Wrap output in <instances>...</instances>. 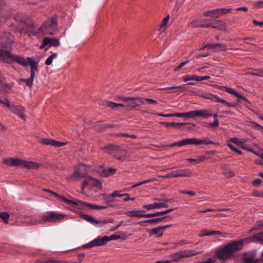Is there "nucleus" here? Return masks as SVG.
<instances>
[{"label":"nucleus","mask_w":263,"mask_h":263,"mask_svg":"<svg viewBox=\"0 0 263 263\" xmlns=\"http://www.w3.org/2000/svg\"><path fill=\"white\" fill-rule=\"evenodd\" d=\"M0 61L7 64H12L15 62L24 67L30 65V77L28 79L20 78L19 81L20 82H25L26 85L30 88H32L35 72L39 71L37 62L31 57H27V59H25L22 57L13 54L8 50L5 43H0Z\"/></svg>","instance_id":"nucleus-1"},{"label":"nucleus","mask_w":263,"mask_h":263,"mask_svg":"<svg viewBox=\"0 0 263 263\" xmlns=\"http://www.w3.org/2000/svg\"><path fill=\"white\" fill-rule=\"evenodd\" d=\"M263 242V232H259L249 237L233 240L221 248L216 250L215 254L217 258L220 261H225L234 256V253L241 251L245 243L249 242ZM261 262H263V250L259 258Z\"/></svg>","instance_id":"nucleus-2"},{"label":"nucleus","mask_w":263,"mask_h":263,"mask_svg":"<svg viewBox=\"0 0 263 263\" xmlns=\"http://www.w3.org/2000/svg\"><path fill=\"white\" fill-rule=\"evenodd\" d=\"M3 163L10 167H20L28 170H37L40 167V164L36 162L22 160L17 157L4 159Z\"/></svg>","instance_id":"nucleus-3"},{"label":"nucleus","mask_w":263,"mask_h":263,"mask_svg":"<svg viewBox=\"0 0 263 263\" xmlns=\"http://www.w3.org/2000/svg\"><path fill=\"white\" fill-rule=\"evenodd\" d=\"M196 117H202L204 118H207L209 117H214V121L212 123H208V126H204L206 127L209 126L215 128L219 126V121L218 119V115L216 114H213L211 113L208 112L206 110H195L191 111L185 112L186 118H194Z\"/></svg>","instance_id":"nucleus-4"},{"label":"nucleus","mask_w":263,"mask_h":263,"mask_svg":"<svg viewBox=\"0 0 263 263\" xmlns=\"http://www.w3.org/2000/svg\"><path fill=\"white\" fill-rule=\"evenodd\" d=\"M58 17L54 15L44 22L39 28L43 34L53 35L57 30Z\"/></svg>","instance_id":"nucleus-5"},{"label":"nucleus","mask_w":263,"mask_h":263,"mask_svg":"<svg viewBox=\"0 0 263 263\" xmlns=\"http://www.w3.org/2000/svg\"><path fill=\"white\" fill-rule=\"evenodd\" d=\"M66 215L62 213H58L55 212H47L42 217L39 223L43 224L45 222L58 223L62 221Z\"/></svg>","instance_id":"nucleus-6"},{"label":"nucleus","mask_w":263,"mask_h":263,"mask_svg":"<svg viewBox=\"0 0 263 263\" xmlns=\"http://www.w3.org/2000/svg\"><path fill=\"white\" fill-rule=\"evenodd\" d=\"M71 211L73 212H74L79 215V217L83 218L84 220L91 223V224H99L100 226H102V225H104L107 224L108 221L104 220H98L96 219H95L93 217L89 216L87 214H84L82 213L79 211H75L73 210H71Z\"/></svg>","instance_id":"nucleus-7"},{"label":"nucleus","mask_w":263,"mask_h":263,"mask_svg":"<svg viewBox=\"0 0 263 263\" xmlns=\"http://www.w3.org/2000/svg\"><path fill=\"white\" fill-rule=\"evenodd\" d=\"M107 238V236H99L89 243L83 245L82 248L83 249H88L94 247L104 246L108 242Z\"/></svg>","instance_id":"nucleus-8"},{"label":"nucleus","mask_w":263,"mask_h":263,"mask_svg":"<svg viewBox=\"0 0 263 263\" xmlns=\"http://www.w3.org/2000/svg\"><path fill=\"white\" fill-rule=\"evenodd\" d=\"M9 16L8 7L3 0H0V26L7 21Z\"/></svg>","instance_id":"nucleus-9"},{"label":"nucleus","mask_w":263,"mask_h":263,"mask_svg":"<svg viewBox=\"0 0 263 263\" xmlns=\"http://www.w3.org/2000/svg\"><path fill=\"white\" fill-rule=\"evenodd\" d=\"M256 255V252L254 250L245 253L242 263H260L259 258L255 259Z\"/></svg>","instance_id":"nucleus-10"},{"label":"nucleus","mask_w":263,"mask_h":263,"mask_svg":"<svg viewBox=\"0 0 263 263\" xmlns=\"http://www.w3.org/2000/svg\"><path fill=\"white\" fill-rule=\"evenodd\" d=\"M173 219V217L171 215L165 216L161 217L155 218L151 219L145 220L143 221H141L138 222V224L140 225H142L143 223H160L162 221L167 222L168 221H171Z\"/></svg>","instance_id":"nucleus-11"},{"label":"nucleus","mask_w":263,"mask_h":263,"mask_svg":"<svg viewBox=\"0 0 263 263\" xmlns=\"http://www.w3.org/2000/svg\"><path fill=\"white\" fill-rule=\"evenodd\" d=\"M119 99L125 102L124 106L123 107H127L129 109H134L136 107H140L139 104H137L135 101H137L134 99V97H119Z\"/></svg>","instance_id":"nucleus-12"},{"label":"nucleus","mask_w":263,"mask_h":263,"mask_svg":"<svg viewBox=\"0 0 263 263\" xmlns=\"http://www.w3.org/2000/svg\"><path fill=\"white\" fill-rule=\"evenodd\" d=\"M9 110L21 119L25 120V108L22 106L12 104Z\"/></svg>","instance_id":"nucleus-13"},{"label":"nucleus","mask_w":263,"mask_h":263,"mask_svg":"<svg viewBox=\"0 0 263 263\" xmlns=\"http://www.w3.org/2000/svg\"><path fill=\"white\" fill-rule=\"evenodd\" d=\"M115 126L113 124H105L102 121H98L94 123L93 127L95 130L98 132H102L108 128H112Z\"/></svg>","instance_id":"nucleus-14"},{"label":"nucleus","mask_w":263,"mask_h":263,"mask_svg":"<svg viewBox=\"0 0 263 263\" xmlns=\"http://www.w3.org/2000/svg\"><path fill=\"white\" fill-rule=\"evenodd\" d=\"M100 168H102L99 171L100 176L102 177H108L115 174L117 170L115 168L107 167L104 168L103 165L100 166Z\"/></svg>","instance_id":"nucleus-15"},{"label":"nucleus","mask_w":263,"mask_h":263,"mask_svg":"<svg viewBox=\"0 0 263 263\" xmlns=\"http://www.w3.org/2000/svg\"><path fill=\"white\" fill-rule=\"evenodd\" d=\"M65 203L69 205H71V204L76 205L78 209L83 210L84 209V206H87L86 204H88L89 203L82 201L76 198H73V200L67 199Z\"/></svg>","instance_id":"nucleus-16"},{"label":"nucleus","mask_w":263,"mask_h":263,"mask_svg":"<svg viewBox=\"0 0 263 263\" xmlns=\"http://www.w3.org/2000/svg\"><path fill=\"white\" fill-rule=\"evenodd\" d=\"M204 47L212 49L215 52L226 51L228 49L227 45L221 43H210L206 44Z\"/></svg>","instance_id":"nucleus-17"},{"label":"nucleus","mask_w":263,"mask_h":263,"mask_svg":"<svg viewBox=\"0 0 263 263\" xmlns=\"http://www.w3.org/2000/svg\"><path fill=\"white\" fill-rule=\"evenodd\" d=\"M168 207V204L165 202H154L153 204H145L143 206L144 209L147 210H151L155 209H160L161 208H167Z\"/></svg>","instance_id":"nucleus-18"},{"label":"nucleus","mask_w":263,"mask_h":263,"mask_svg":"<svg viewBox=\"0 0 263 263\" xmlns=\"http://www.w3.org/2000/svg\"><path fill=\"white\" fill-rule=\"evenodd\" d=\"M144 213L143 210H132L125 212V214L130 217H147V214Z\"/></svg>","instance_id":"nucleus-19"},{"label":"nucleus","mask_w":263,"mask_h":263,"mask_svg":"<svg viewBox=\"0 0 263 263\" xmlns=\"http://www.w3.org/2000/svg\"><path fill=\"white\" fill-rule=\"evenodd\" d=\"M160 123L166 128L169 127H176L178 129H181V127L184 125L190 124L188 123H178V122H161Z\"/></svg>","instance_id":"nucleus-20"},{"label":"nucleus","mask_w":263,"mask_h":263,"mask_svg":"<svg viewBox=\"0 0 263 263\" xmlns=\"http://www.w3.org/2000/svg\"><path fill=\"white\" fill-rule=\"evenodd\" d=\"M21 22L25 24L26 27L27 32H32V30L34 28V22L29 18L24 19V18L21 20Z\"/></svg>","instance_id":"nucleus-21"},{"label":"nucleus","mask_w":263,"mask_h":263,"mask_svg":"<svg viewBox=\"0 0 263 263\" xmlns=\"http://www.w3.org/2000/svg\"><path fill=\"white\" fill-rule=\"evenodd\" d=\"M147 232L151 236L155 235L156 237H162L163 234V231L161 230L159 227L148 230Z\"/></svg>","instance_id":"nucleus-22"},{"label":"nucleus","mask_w":263,"mask_h":263,"mask_svg":"<svg viewBox=\"0 0 263 263\" xmlns=\"http://www.w3.org/2000/svg\"><path fill=\"white\" fill-rule=\"evenodd\" d=\"M182 258L191 257L199 254L195 250H187L180 251Z\"/></svg>","instance_id":"nucleus-23"},{"label":"nucleus","mask_w":263,"mask_h":263,"mask_svg":"<svg viewBox=\"0 0 263 263\" xmlns=\"http://www.w3.org/2000/svg\"><path fill=\"white\" fill-rule=\"evenodd\" d=\"M220 21H215L213 22L210 21H205L204 23H202L199 25V27L201 28H218V26H216L217 22H220Z\"/></svg>","instance_id":"nucleus-24"},{"label":"nucleus","mask_w":263,"mask_h":263,"mask_svg":"<svg viewBox=\"0 0 263 263\" xmlns=\"http://www.w3.org/2000/svg\"><path fill=\"white\" fill-rule=\"evenodd\" d=\"M174 210V209H168L164 211L156 212H155L153 213H148V214H147V218L154 217L159 216L160 215H166V214L170 213V212L173 211Z\"/></svg>","instance_id":"nucleus-25"},{"label":"nucleus","mask_w":263,"mask_h":263,"mask_svg":"<svg viewBox=\"0 0 263 263\" xmlns=\"http://www.w3.org/2000/svg\"><path fill=\"white\" fill-rule=\"evenodd\" d=\"M198 139L196 138H185L182 140L183 146L186 145H198Z\"/></svg>","instance_id":"nucleus-26"},{"label":"nucleus","mask_w":263,"mask_h":263,"mask_svg":"<svg viewBox=\"0 0 263 263\" xmlns=\"http://www.w3.org/2000/svg\"><path fill=\"white\" fill-rule=\"evenodd\" d=\"M48 45L57 47L60 45V40L55 37H46Z\"/></svg>","instance_id":"nucleus-27"},{"label":"nucleus","mask_w":263,"mask_h":263,"mask_svg":"<svg viewBox=\"0 0 263 263\" xmlns=\"http://www.w3.org/2000/svg\"><path fill=\"white\" fill-rule=\"evenodd\" d=\"M118 148H119L118 146L109 144L107 146L102 147L101 149L104 150L105 152L111 154L114 151L117 150Z\"/></svg>","instance_id":"nucleus-28"},{"label":"nucleus","mask_w":263,"mask_h":263,"mask_svg":"<svg viewBox=\"0 0 263 263\" xmlns=\"http://www.w3.org/2000/svg\"><path fill=\"white\" fill-rule=\"evenodd\" d=\"M221 232L219 231H211L210 232H207L206 230L203 229L202 230V233L199 235L200 237H202L205 236H210L213 235H220Z\"/></svg>","instance_id":"nucleus-29"},{"label":"nucleus","mask_w":263,"mask_h":263,"mask_svg":"<svg viewBox=\"0 0 263 263\" xmlns=\"http://www.w3.org/2000/svg\"><path fill=\"white\" fill-rule=\"evenodd\" d=\"M203 15L204 16L213 17L216 18L219 17L217 9L205 11L203 13Z\"/></svg>","instance_id":"nucleus-30"},{"label":"nucleus","mask_w":263,"mask_h":263,"mask_svg":"<svg viewBox=\"0 0 263 263\" xmlns=\"http://www.w3.org/2000/svg\"><path fill=\"white\" fill-rule=\"evenodd\" d=\"M179 177H190L192 175V171L190 169H182L177 170Z\"/></svg>","instance_id":"nucleus-31"},{"label":"nucleus","mask_w":263,"mask_h":263,"mask_svg":"<svg viewBox=\"0 0 263 263\" xmlns=\"http://www.w3.org/2000/svg\"><path fill=\"white\" fill-rule=\"evenodd\" d=\"M89 179H90V184L92 186L98 189H101L102 187V183L99 180L94 178L91 176H89Z\"/></svg>","instance_id":"nucleus-32"},{"label":"nucleus","mask_w":263,"mask_h":263,"mask_svg":"<svg viewBox=\"0 0 263 263\" xmlns=\"http://www.w3.org/2000/svg\"><path fill=\"white\" fill-rule=\"evenodd\" d=\"M106 106L114 109L119 107H123L124 106V105L123 104L120 103H117L111 101H106L105 103L104 104Z\"/></svg>","instance_id":"nucleus-33"},{"label":"nucleus","mask_w":263,"mask_h":263,"mask_svg":"<svg viewBox=\"0 0 263 263\" xmlns=\"http://www.w3.org/2000/svg\"><path fill=\"white\" fill-rule=\"evenodd\" d=\"M200 144H204V145H209V144H214V145H219V143L218 142H214V141L208 140V139H199L198 142V145Z\"/></svg>","instance_id":"nucleus-34"},{"label":"nucleus","mask_w":263,"mask_h":263,"mask_svg":"<svg viewBox=\"0 0 263 263\" xmlns=\"http://www.w3.org/2000/svg\"><path fill=\"white\" fill-rule=\"evenodd\" d=\"M175 89H178V91H184L186 90V88L185 87V85H180L178 86H171L168 87H165L162 88V90H173Z\"/></svg>","instance_id":"nucleus-35"},{"label":"nucleus","mask_w":263,"mask_h":263,"mask_svg":"<svg viewBox=\"0 0 263 263\" xmlns=\"http://www.w3.org/2000/svg\"><path fill=\"white\" fill-rule=\"evenodd\" d=\"M218 16L231 13L232 9L231 8H218Z\"/></svg>","instance_id":"nucleus-36"},{"label":"nucleus","mask_w":263,"mask_h":263,"mask_svg":"<svg viewBox=\"0 0 263 263\" xmlns=\"http://www.w3.org/2000/svg\"><path fill=\"white\" fill-rule=\"evenodd\" d=\"M87 207H88L91 209L93 210H102V209H106L108 206H103V205H98L95 204L88 203L86 204Z\"/></svg>","instance_id":"nucleus-37"},{"label":"nucleus","mask_w":263,"mask_h":263,"mask_svg":"<svg viewBox=\"0 0 263 263\" xmlns=\"http://www.w3.org/2000/svg\"><path fill=\"white\" fill-rule=\"evenodd\" d=\"M57 56L58 54L57 53H53L45 61V64L46 65H50L52 63L53 59L55 58Z\"/></svg>","instance_id":"nucleus-38"},{"label":"nucleus","mask_w":263,"mask_h":263,"mask_svg":"<svg viewBox=\"0 0 263 263\" xmlns=\"http://www.w3.org/2000/svg\"><path fill=\"white\" fill-rule=\"evenodd\" d=\"M50 193L52 195H54V196H55L57 197V199L59 200V201H62V202H64V203H65L66 201L67 200V198L66 197H65L64 196L60 195L58 194H57V193H55L52 191H51V192H50Z\"/></svg>","instance_id":"nucleus-39"},{"label":"nucleus","mask_w":263,"mask_h":263,"mask_svg":"<svg viewBox=\"0 0 263 263\" xmlns=\"http://www.w3.org/2000/svg\"><path fill=\"white\" fill-rule=\"evenodd\" d=\"M53 141L52 139L43 138L41 140V143L44 145L52 146Z\"/></svg>","instance_id":"nucleus-40"},{"label":"nucleus","mask_w":263,"mask_h":263,"mask_svg":"<svg viewBox=\"0 0 263 263\" xmlns=\"http://www.w3.org/2000/svg\"><path fill=\"white\" fill-rule=\"evenodd\" d=\"M201 98L205 99L211 100L213 101V94L208 92H203L199 95Z\"/></svg>","instance_id":"nucleus-41"},{"label":"nucleus","mask_w":263,"mask_h":263,"mask_svg":"<svg viewBox=\"0 0 263 263\" xmlns=\"http://www.w3.org/2000/svg\"><path fill=\"white\" fill-rule=\"evenodd\" d=\"M171 256L174 261H178L182 258L180 251L173 254Z\"/></svg>","instance_id":"nucleus-42"},{"label":"nucleus","mask_w":263,"mask_h":263,"mask_svg":"<svg viewBox=\"0 0 263 263\" xmlns=\"http://www.w3.org/2000/svg\"><path fill=\"white\" fill-rule=\"evenodd\" d=\"M231 141L236 144H237L239 147H241L242 145H244V142L240 141L238 138H232L230 139Z\"/></svg>","instance_id":"nucleus-43"},{"label":"nucleus","mask_w":263,"mask_h":263,"mask_svg":"<svg viewBox=\"0 0 263 263\" xmlns=\"http://www.w3.org/2000/svg\"><path fill=\"white\" fill-rule=\"evenodd\" d=\"M10 217L8 212H2L0 213V218H1L5 222H8V219Z\"/></svg>","instance_id":"nucleus-44"},{"label":"nucleus","mask_w":263,"mask_h":263,"mask_svg":"<svg viewBox=\"0 0 263 263\" xmlns=\"http://www.w3.org/2000/svg\"><path fill=\"white\" fill-rule=\"evenodd\" d=\"M228 146L230 148L232 151L236 153L239 155H241L242 154V152L239 149L236 148L233 145L230 143L228 144Z\"/></svg>","instance_id":"nucleus-45"},{"label":"nucleus","mask_w":263,"mask_h":263,"mask_svg":"<svg viewBox=\"0 0 263 263\" xmlns=\"http://www.w3.org/2000/svg\"><path fill=\"white\" fill-rule=\"evenodd\" d=\"M52 146L55 147H60L65 146L67 142H60L53 139Z\"/></svg>","instance_id":"nucleus-46"},{"label":"nucleus","mask_w":263,"mask_h":263,"mask_svg":"<svg viewBox=\"0 0 263 263\" xmlns=\"http://www.w3.org/2000/svg\"><path fill=\"white\" fill-rule=\"evenodd\" d=\"M12 87H13V84H9L8 83H4L3 89H4L5 93H9L10 91L12 89Z\"/></svg>","instance_id":"nucleus-47"},{"label":"nucleus","mask_w":263,"mask_h":263,"mask_svg":"<svg viewBox=\"0 0 263 263\" xmlns=\"http://www.w3.org/2000/svg\"><path fill=\"white\" fill-rule=\"evenodd\" d=\"M253 6L256 9L263 8V1H256L252 3Z\"/></svg>","instance_id":"nucleus-48"},{"label":"nucleus","mask_w":263,"mask_h":263,"mask_svg":"<svg viewBox=\"0 0 263 263\" xmlns=\"http://www.w3.org/2000/svg\"><path fill=\"white\" fill-rule=\"evenodd\" d=\"M0 103L3 104L4 106L7 107L9 109L12 105L10 104V102L8 99H5L4 100L1 99V102H0Z\"/></svg>","instance_id":"nucleus-49"},{"label":"nucleus","mask_w":263,"mask_h":263,"mask_svg":"<svg viewBox=\"0 0 263 263\" xmlns=\"http://www.w3.org/2000/svg\"><path fill=\"white\" fill-rule=\"evenodd\" d=\"M121 238V236L117 234H113L109 236H107V239L108 242L110 240H116Z\"/></svg>","instance_id":"nucleus-50"},{"label":"nucleus","mask_w":263,"mask_h":263,"mask_svg":"<svg viewBox=\"0 0 263 263\" xmlns=\"http://www.w3.org/2000/svg\"><path fill=\"white\" fill-rule=\"evenodd\" d=\"M153 181H154V179H148V180H145V181H143L142 182L137 183L132 186V188H135V187L139 186L142 184H143L146 183H148V182H151Z\"/></svg>","instance_id":"nucleus-51"},{"label":"nucleus","mask_w":263,"mask_h":263,"mask_svg":"<svg viewBox=\"0 0 263 263\" xmlns=\"http://www.w3.org/2000/svg\"><path fill=\"white\" fill-rule=\"evenodd\" d=\"M73 177L76 179H79L80 178H84L85 176L84 175L82 174L79 171L77 170L74 172Z\"/></svg>","instance_id":"nucleus-52"},{"label":"nucleus","mask_w":263,"mask_h":263,"mask_svg":"<svg viewBox=\"0 0 263 263\" xmlns=\"http://www.w3.org/2000/svg\"><path fill=\"white\" fill-rule=\"evenodd\" d=\"M226 91L231 94V95H234V96H235L236 97H237V96L238 95V92H237L236 90L232 89V88H229V87H226Z\"/></svg>","instance_id":"nucleus-53"},{"label":"nucleus","mask_w":263,"mask_h":263,"mask_svg":"<svg viewBox=\"0 0 263 263\" xmlns=\"http://www.w3.org/2000/svg\"><path fill=\"white\" fill-rule=\"evenodd\" d=\"M155 200H157L158 201H163L165 203L169 202V203H173L175 202L174 199H168V198H155Z\"/></svg>","instance_id":"nucleus-54"},{"label":"nucleus","mask_w":263,"mask_h":263,"mask_svg":"<svg viewBox=\"0 0 263 263\" xmlns=\"http://www.w3.org/2000/svg\"><path fill=\"white\" fill-rule=\"evenodd\" d=\"M189 62V61L181 62L177 67H176L174 68V71H178L179 70H180L181 68H182L185 65H186Z\"/></svg>","instance_id":"nucleus-55"},{"label":"nucleus","mask_w":263,"mask_h":263,"mask_svg":"<svg viewBox=\"0 0 263 263\" xmlns=\"http://www.w3.org/2000/svg\"><path fill=\"white\" fill-rule=\"evenodd\" d=\"M183 80L184 82H187L189 81L194 80V75H186L183 77Z\"/></svg>","instance_id":"nucleus-56"},{"label":"nucleus","mask_w":263,"mask_h":263,"mask_svg":"<svg viewBox=\"0 0 263 263\" xmlns=\"http://www.w3.org/2000/svg\"><path fill=\"white\" fill-rule=\"evenodd\" d=\"M253 196L257 197H263V191H259L258 190H255L253 191Z\"/></svg>","instance_id":"nucleus-57"},{"label":"nucleus","mask_w":263,"mask_h":263,"mask_svg":"<svg viewBox=\"0 0 263 263\" xmlns=\"http://www.w3.org/2000/svg\"><path fill=\"white\" fill-rule=\"evenodd\" d=\"M90 179H89V176L86 179H85L83 181L82 185V190H84V188L88 185L90 183Z\"/></svg>","instance_id":"nucleus-58"},{"label":"nucleus","mask_w":263,"mask_h":263,"mask_svg":"<svg viewBox=\"0 0 263 263\" xmlns=\"http://www.w3.org/2000/svg\"><path fill=\"white\" fill-rule=\"evenodd\" d=\"M176 146H177L179 147L183 146L182 140L181 141H176L175 142H174L169 145V146L172 147Z\"/></svg>","instance_id":"nucleus-59"},{"label":"nucleus","mask_w":263,"mask_h":263,"mask_svg":"<svg viewBox=\"0 0 263 263\" xmlns=\"http://www.w3.org/2000/svg\"><path fill=\"white\" fill-rule=\"evenodd\" d=\"M238 98L241 99L244 102L247 103L248 104H251L250 102L248 100V99L244 96L241 95L239 93H238V95L236 97Z\"/></svg>","instance_id":"nucleus-60"},{"label":"nucleus","mask_w":263,"mask_h":263,"mask_svg":"<svg viewBox=\"0 0 263 263\" xmlns=\"http://www.w3.org/2000/svg\"><path fill=\"white\" fill-rule=\"evenodd\" d=\"M262 182V181L259 178H256L252 181V184L255 186H259Z\"/></svg>","instance_id":"nucleus-61"},{"label":"nucleus","mask_w":263,"mask_h":263,"mask_svg":"<svg viewBox=\"0 0 263 263\" xmlns=\"http://www.w3.org/2000/svg\"><path fill=\"white\" fill-rule=\"evenodd\" d=\"M169 18H170V16H169V15H167L163 19V20L162 21V24L161 26V27H164L167 24V23L169 20Z\"/></svg>","instance_id":"nucleus-62"},{"label":"nucleus","mask_w":263,"mask_h":263,"mask_svg":"<svg viewBox=\"0 0 263 263\" xmlns=\"http://www.w3.org/2000/svg\"><path fill=\"white\" fill-rule=\"evenodd\" d=\"M183 194H187L189 195L194 196L196 195V193L193 191H183L181 192Z\"/></svg>","instance_id":"nucleus-63"},{"label":"nucleus","mask_w":263,"mask_h":263,"mask_svg":"<svg viewBox=\"0 0 263 263\" xmlns=\"http://www.w3.org/2000/svg\"><path fill=\"white\" fill-rule=\"evenodd\" d=\"M114 197H112V194L110 195H108L106 196V197H104V199H105V201L107 203H109L111 202H112L114 201Z\"/></svg>","instance_id":"nucleus-64"}]
</instances>
